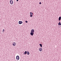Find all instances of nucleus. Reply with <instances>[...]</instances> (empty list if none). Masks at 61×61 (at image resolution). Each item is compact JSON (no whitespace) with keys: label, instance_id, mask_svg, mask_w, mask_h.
<instances>
[{"label":"nucleus","instance_id":"f257e3e1","mask_svg":"<svg viewBox=\"0 0 61 61\" xmlns=\"http://www.w3.org/2000/svg\"><path fill=\"white\" fill-rule=\"evenodd\" d=\"M20 58H19V56H16V59H17V60H19Z\"/></svg>","mask_w":61,"mask_h":61},{"label":"nucleus","instance_id":"f03ea898","mask_svg":"<svg viewBox=\"0 0 61 61\" xmlns=\"http://www.w3.org/2000/svg\"><path fill=\"white\" fill-rule=\"evenodd\" d=\"M12 45L13 46H15V45H16V43H15V42H14L13 43Z\"/></svg>","mask_w":61,"mask_h":61},{"label":"nucleus","instance_id":"7ed1b4c3","mask_svg":"<svg viewBox=\"0 0 61 61\" xmlns=\"http://www.w3.org/2000/svg\"><path fill=\"white\" fill-rule=\"evenodd\" d=\"M19 24H22L23 23V22L22 21H19Z\"/></svg>","mask_w":61,"mask_h":61},{"label":"nucleus","instance_id":"20e7f679","mask_svg":"<svg viewBox=\"0 0 61 61\" xmlns=\"http://www.w3.org/2000/svg\"><path fill=\"white\" fill-rule=\"evenodd\" d=\"M10 4H13V0H10Z\"/></svg>","mask_w":61,"mask_h":61},{"label":"nucleus","instance_id":"39448f33","mask_svg":"<svg viewBox=\"0 0 61 61\" xmlns=\"http://www.w3.org/2000/svg\"><path fill=\"white\" fill-rule=\"evenodd\" d=\"M34 32H30V35H31V36H33V35H34Z\"/></svg>","mask_w":61,"mask_h":61},{"label":"nucleus","instance_id":"423d86ee","mask_svg":"<svg viewBox=\"0 0 61 61\" xmlns=\"http://www.w3.org/2000/svg\"><path fill=\"white\" fill-rule=\"evenodd\" d=\"M35 31V30L33 29H32L31 30V32L32 33H34V31Z\"/></svg>","mask_w":61,"mask_h":61},{"label":"nucleus","instance_id":"0eeeda50","mask_svg":"<svg viewBox=\"0 0 61 61\" xmlns=\"http://www.w3.org/2000/svg\"><path fill=\"white\" fill-rule=\"evenodd\" d=\"M26 54H27V51H25L24 53V55H26Z\"/></svg>","mask_w":61,"mask_h":61},{"label":"nucleus","instance_id":"6e6552de","mask_svg":"<svg viewBox=\"0 0 61 61\" xmlns=\"http://www.w3.org/2000/svg\"><path fill=\"white\" fill-rule=\"evenodd\" d=\"M42 48H40L39 49V51H42Z\"/></svg>","mask_w":61,"mask_h":61},{"label":"nucleus","instance_id":"1a4fd4ad","mask_svg":"<svg viewBox=\"0 0 61 61\" xmlns=\"http://www.w3.org/2000/svg\"><path fill=\"white\" fill-rule=\"evenodd\" d=\"M61 17H59V20L60 21L61 20Z\"/></svg>","mask_w":61,"mask_h":61},{"label":"nucleus","instance_id":"9d476101","mask_svg":"<svg viewBox=\"0 0 61 61\" xmlns=\"http://www.w3.org/2000/svg\"><path fill=\"white\" fill-rule=\"evenodd\" d=\"M58 25H61V23H60V22H59V23L58 24Z\"/></svg>","mask_w":61,"mask_h":61},{"label":"nucleus","instance_id":"9b49d317","mask_svg":"<svg viewBox=\"0 0 61 61\" xmlns=\"http://www.w3.org/2000/svg\"><path fill=\"white\" fill-rule=\"evenodd\" d=\"M27 54L28 55H29V54H30V53H29V51H27Z\"/></svg>","mask_w":61,"mask_h":61},{"label":"nucleus","instance_id":"f8f14e48","mask_svg":"<svg viewBox=\"0 0 61 61\" xmlns=\"http://www.w3.org/2000/svg\"><path fill=\"white\" fill-rule=\"evenodd\" d=\"M39 45L40 46H41V47H42V44H40Z\"/></svg>","mask_w":61,"mask_h":61},{"label":"nucleus","instance_id":"ddd939ff","mask_svg":"<svg viewBox=\"0 0 61 61\" xmlns=\"http://www.w3.org/2000/svg\"><path fill=\"white\" fill-rule=\"evenodd\" d=\"M30 15H33V13L32 12H30Z\"/></svg>","mask_w":61,"mask_h":61},{"label":"nucleus","instance_id":"4468645a","mask_svg":"<svg viewBox=\"0 0 61 61\" xmlns=\"http://www.w3.org/2000/svg\"><path fill=\"white\" fill-rule=\"evenodd\" d=\"M4 31H5V30H4V29H3V33H4Z\"/></svg>","mask_w":61,"mask_h":61},{"label":"nucleus","instance_id":"2eb2a0df","mask_svg":"<svg viewBox=\"0 0 61 61\" xmlns=\"http://www.w3.org/2000/svg\"><path fill=\"white\" fill-rule=\"evenodd\" d=\"M30 17H33V15H30Z\"/></svg>","mask_w":61,"mask_h":61},{"label":"nucleus","instance_id":"dca6fc26","mask_svg":"<svg viewBox=\"0 0 61 61\" xmlns=\"http://www.w3.org/2000/svg\"><path fill=\"white\" fill-rule=\"evenodd\" d=\"M25 22L26 23H27L28 22V21H25Z\"/></svg>","mask_w":61,"mask_h":61},{"label":"nucleus","instance_id":"f3484780","mask_svg":"<svg viewBox=\"0 0 61 61\" xmlns=\"http://www.w3.org/2000/svg\"><path fill=\"white\" fill-rule=\"evenodd\" d=\"M41 4H42V3H41V2H39V4H40V5H41Z\"/></svg>","mask_w":61,"mask_h":61},{"label":"nucleus","instance_id":"a211bd4d","mask_svg":"<svg viewBox=\"0 0 61 61\" xmlns=\"http://www.w3.org/2000/svg\"><path fill=\"white\" fill-rule=\"evenodd\" d=\"M17 2H18V0H17Z\"/></svg>","mask_w":61,"mask_h":61}]
</instances>
